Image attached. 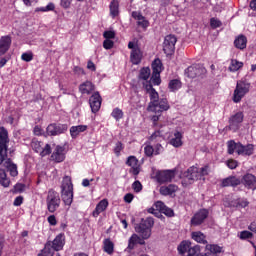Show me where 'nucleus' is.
Masks as SVG:
<instances>
[{"instance_id": "f3484780", "label": "nucleus", "mask_w": 256, "mask_h": 256, "mask_svg": "<svg viewBox=\"0 0 256 256\" xmlns=\"http://www.w3.org/2000/svg\"><path fill=\"white\" fill-rule=\"evenodd\" d=\"M51 159L55 161V163H63V161H65V148L63 146H56L51 155Z\"/></svg>"}, {"instance_id": "0e129e2a", "label": "nucleus", "mask_w": 256, "mask_h": 256, "mask_svg": "<svg viewBox=\"0 0 256 256\" xmlns=\"http://www.w3.org/2000/svg\"><path fill=\"white\" fill-rule=\"evenodd\" d=\"M22 203H23V197L22 196H18L14 200L13 205H15V207H19Z\"/></svg>"}, {"instance_id": "8fccbe9b", "label": "nucleus", "mask_w": 256, "mask_h": 256, "mask_svg": "<svg viewBox=\"0 0 256 256\" xmlns=\"http://www.w3.org/2000/svg\"><path fill=\"white\" fill-rule=\"evenodd\" d=\"M210 25H211L212 29H217V27H221L222 23L217 18H211Z\"/></svg>"}, {"instance_id": "6ab92c4d", "label": "nucleus", "mask_w": 256, "mask_h": 256, "mask_svg": "<svg viewBox=\"0 0 256 256\" xmlns=\"http://www.w3.org/2000/svg\"><path fill=\"white\" fill-rule=\"evenodd\" d=\"M209 212L205 209L200 210L198 213L194 215L191 219V224L197 227V225H201L203 221H205L206 217H208Z\"/></svg>"}, {"instance_id": "c9c22d12", "label": "nucleus", "mask_w": 256, "mask_h": 256, "mask_svg": "<svg viewBox=\"0 0 256 256\" xmlns=\"http://www.w3.org/2000/svg\"><path fill=\"white\" fill-rule=\"evenodd\" d=\"M79 89L81 93L89 95V93L95 89V86H93V83L86 81L80 85Z\"/></svg>"}, {"instance_id": "c756f323", "label": "nucleus", "mask_w": 256, "mask_h": 256, "mask_svg": "<svg viewBox=\"0 0 256 256\" xmlns=\"http://www.w3.org/2000/svg\"><path fill=\"white\" fill-rule=\"evenodd\" d=\"M244 185L248 189H252V187H255L256 185V177L253 174H246L243 177Z\"/></svg>"}, {"instance_id": "6e6d98bb", "label": "nucleus", "mask_w": 256, "mask_h": 256, "mask_svg": "<svg viewBox=\"0 0 256 256\" xmlns=\"http://www.w3.org/2000/svg\"><path fill=\"white\" fill-rule=\"evenodd\" d=\"M209 166L206 165L204 167H202L200 170H199V175L200 177H205V175H209Z\"/></svg>"}, {"instance_id": "58836bf2", "label": "nucleus", "mask_w": 256, "mask_h": 256, "mask_svg": "<svg viewBox=\"0 0 256 256\" xmlns=\"http://www.w3.org/2000/svg\"><path fill=\"white\" fill-rule=\"evenodd\" d=\"M181 139H183V134L176 132L174 134V138L170 140V143L173 145V147H181V145H183V141Z\"/></svg>"}, {"instance_id": "79ce46f5", "label": "nucleus", "mask_w": 256, "mask_h": 256, "mask_svg": "<svg viewBox=\"0 0 256 256\" xmlns=\"http://www.w3.org/2000/svg\"><path fill=\"white\" fill-rule=\"evenodd\" d=\"M242 67H243V62L232 59L228 69L229 71L235 72V71H239V69H241Z\"/></svg>"}, {"instance_id": "7ed1b4c3", "label": "nucleus", "mask_w": 256, "mask_h": 256, "mask_svg": "<svg viewBox=\"0 0 256 256\" xmlns=\"http://www.w3.org/2000/svg\"><path fill=\"white\" fill-rule=\"evenodd\" d=\"M61 195L65 205L73 203V182L69 176H65L62 180Z\"/></svg>"}, {"instance_id": "69168bd1", "label": "nucleus", "mask_w": 256, "mask_h": 256, "mask_svg": "<svg viewBox=\"0 0 256 256\" xmlns=\"http://www.w3.org/2000/svg\"><path fill=\"white\" fill-rule=\"evenodd\" d=\"M61 6L64 7V9H69V7H71V0H61Z\"/></svg>"}, {"instance_id": "f03ea898", "label": "nucleus", "mask_w": 256, "mask_h": 256, "mask_svg": "<svg viewBox=\"0 0 256 256\" xmlns=\"http://www.w3.org/2000/svg\"><path fill=\"white\" fill-rule=\"evenodd\" d=\"M155 225V220L153 218L148 217L146 220H142V222L135 226V231L140 235V240H138L139 245H145V240L151 237V229Z\"/></svg>"}, {"instance_id": "603ef678", "label": "nucleus", "mask_w": 256, "mask_h": 256, "mask_svg": "<svg viewBox=\"0 0 256 256\" xmlns=\"http://www.w3.org/2000/svg\"><path fill=\"white\" fill-rule=\"evenodd\" d=\"M121 151H123V143L117 142L114 148V153L117 155V157H119V155L121 154Z\"/></svg>"}, {"instance_id": "bf43d9fd", "label": "nucleus", "mask_w": 256, "mask_h": 256, "mask_svg": "<svg viewBox=\"0 0 256 256\" xmlns=\"http://www.w3.org/2000/svg\"><path fill=\"white\" fill-rule=\"evenodd\" d=\"M114 42L112 40L106 39L103 42L104 49H113Z\"/></svg>"}, {"instance_id": "338daca9", "label": "nucleus", "mask_w": 256, "mask_h": 256, "mask_svg": "<svg viewBox=\"0 0 256 256\" xmlns=\"http://www.w3.org/2000/svg\"><path fill=\"white\" fill-rule=\"evenodd\" d=\"M48 223H50L52 226L57 225V218H55V215H51L48 217Z\"/></svg>"}, {"instance_id": "f8f14e48", "label": "nucleus", "mask_w": 256, "mask_h": 256, "mask_svg": "<svg viewBox=\"0 0 256 256\" xmlns=\"http://www.w3.org/2000/svg\"><path fill=\"white\" fill-rule=\"evenodd\" d=\"M243 112H237L236 114L232 115L229 118V126L228 129L230 131H237L241 125V123H243Z\"/></svg>"}, {"instance_id": "680f3d73", "label": "nucleus", "mask_w": 256, "mask_h": 256, "mask_svg": "<svg viewBox=\"0 0 256 256\" xmlns=\"http://www.w3.org/2000/svg\"><path fill=\"white\" fill-rule=\"evenodd\" d=\"M160 118H161V112L160 113H155V115L152 116L151 121H152L154 126L157 125V121H159Z\"/></svg>"}, {"instance_id": "052dcab7", "label": "nucleus", "mask_w": 256, "mask_h": 256, "mask_svg": "<svg viewBox=\"0 0 256 256\" xmlns=\"http://www.w3.org/2000/svg\"><path fill=\"white\" fill-rule=\"evenodd\" d=\"M103 36L105 37V39H115V32L113 31H105Z\"/></svg>"}, {"instance_id": "774afa93", "label": "nucleus", "mask_w": 256, "mask_h": 256, "mask_svg": "<svg viewBox=\"0 0 256 256\" xmlns=\"http://www.w3.org/2000/svg\"><path fill=\"white\" fill-rule=\"evenodd\" d=\"M133 194H131V193H128V194H126L125 196H124V201H125V203H131V201H133Z\"/></svg>"}, {"instance_id": "412c9836", "label": "nucleus", "mask_w": 256, "mask_h": 256, "mask_svg": "<svg viewBox=\"0 0 256 256\" xmlns=\"http://www.w3.org/2000/svg\"><path fill=\"white\" fill-rule=\"evenodd\" d=\"M9 47H11V37L3 36L0 39V57L5 55L7 51H9Z\"/></svg>"}, {"instance_id": "72a5a7b5", "label": "nucleus", "mask_w": 256, "mask_h": 256, "mask_svg": "<svg viewBox=\"0 0 256 256\" xmlns=\"http://www.w3.org/2000/svg\"><path fill=\"white\" fill-rule=\"evenodd\" d=\"M234 45L237 49H245V47H247V37H245V35H239L235 39Z\"/></svg>"}, {"instance_id": "0eeeda50", "label": "nucleus", "mask_w": 256, "mask_h": 256, "mask_svg": "<svg viewBox=\"0 0 256 256\" xmlns=\"http://www.w3.org/2000/svg\"><path fill=\"white\" fill-rule=\"evenodd\" d=\"M249 87L250 84L247 83L244 80H240L236 84V89L234 90V95H233V101L234 103H239L242 98L249 93Z\"/></svg>"}, {"instance_id": "393cba45", "label": "nucleus", "mask_w": 256, "mask_h": 256, "mask_svg": "<svg viewBox=\"0 0 256 256\" xmlns=\"http://www.w3.org/2000/svg\"><path fill=\"white\" fill-rule=\"evenodd\" d=\"M107 207H109V201H107V199L101 200L97 204L95 210L92 213L93 217H99V215H101V213H103V211H105V209H107Z\"/></svg>"}, {"instance_id": "9d476101", "label": "nucleus", "mask_w": 256, "mask_h": 256, "mask_svg": "<svg viewBox=\"0 0 256 256\" xmlns=\"http://www.w3.org/2000/svg\"><path fill=\"white\" fill-rule=\"evenodd\" d=\"M31 146L36 153H40L41 157L51 154V145L49 144H46L45 147H43V142L33 139Z\"/></svg>"}, {"instance_id": "c03bdc74", "label": "nucleus", "mask_w": 256, "mask_h": 256, "mask_svg": "<svg viewBox=\"0 0 256 256\" xmlns=\"http://www.w3.org/2000/svg\"><path fill=\"white\" fill-rule=\"evenodd\" d=\"M191 247V242L189 241H182L180 245L178 246V251L183 255V253H187L189 251V248Z\"/></svg>"}, {"instance_id": "4d7b16f0", "label": "nucleus", "mask_w": 256, "mask_h": 256, "mask_svg": "<svg viewBox=\"0 0 256 256\" xmlns=\"http://www.w3.org/2000/svg\"><path fill=\"white\" fill-rule=\"evenodd\" d=\"M55 9V4L49 3L46 7L38 8V11H53Z\"/></svg>"}, {"instance_id": "5fc2aeb1", "label": "nucleus", "mask_w": 256, "mask_h": 256, "mask_svg": "<svg viewBox=\"0 0 256 256\" xmlns=\"http://www.w3.org/2000/svg\"><path fill=\"white\" fill-rule=\"evenodd\" d=\"M253 237V233L245 230L240 233V239H251Z\"/></svg>"}, {"instance_id": "aec40b11", "label": "nucleus", "mask_w": 256, "mask_h": 256, "mask_svg": "<svg viewBox=\"0 0 256 256\" xmlns=\"http://www.w3.org/2000/svg\"><path fill=\"white\" fill-rule=\"evenodd\" d=\"M154 207H156V211H159V213H163L166 215V217H173L175 213L173 212V209L166 207L165 203L162 201H158L154 204Z\"/></svg>"}, {"instance_id": "5701e85b", "label": "nucleus", "mask_w": 256, "mask_h": 256, "mask_svg": "<svg viewBox=\"0 0 256 256\" xmlns=\"http://www.w3.org/2000/svg\"><path fill=\"white\" fill-rule=\"evenodd\" d=\"M51 243V248L54 251H61L63 249V245H65V238L63 237V234H59L56 236V238Z\"/></svg>"}, {"instance_id": "473e14b6", "label": "nucleus", "mask_w": 256, "mask_h": 256, "mask_svg": "<svg viewBox=\"0 0 256 256\" xmlns=\"http://www.w3.org/2000/svg\"><path fill=\"white\" fill-rule=\"evenodd\" d=\"M151 77V69L149 68H142L139 73V81H144V83H151V81H147Z\"/></svg>"}, {"instance_id": "1a4fd4ad", "label": "nucleus", "mask_w": 256, "mask_h": 256, "mask_svg": "<svg viewBox=\"0 0 256 256\" xmlns=\"http://www.w3.org/2000/svg\"><path fill=\"white\" fill-rule=\"evenodd\" d=\"M128 49H132L130 54V61L133 65H139L141 63V59H143V53L141 52V48L135 42L128 43Z\"/></svg>"}, {"instance_id": "e433bc0d", "label": "nucleus", "mask_w": 256, "mask_h": 256, "mask_svg": "<svg viewBox=\"0 0 256 256\" xmlns=\"http://www.w3.org/2000/svg\"><path fill=\"white\" fill-rule=\"evenodd\" d=\"M0 185L2 187H9L11 185V179L7 177V173L3 169H0Z\"/></svg>"}, {"instance_id": "cd10ccee", "label": "nucleus", "mask_w": 256, "mask_h": 256, "mask_svg": "<svg viewBox=\"0 0 256 256\" xmlns=\"http://www.w3.org/2000/svg\"><path fill=\"white\" fill-rule=\"evenodd\" d=\"M249 206V201L247 199H234L230 202V207H236L237 209H245V207Z\"/></svg>"}, {"instance_id": "7c9ffc66", "label": "nucleus", "mask_w": 256, "mask_h": 256, "mask_svg": "<svg viewBox=\"0 0 256 256\" xmlns=\"http://www.w3.org/2000/svg\"><path fill=\"white\" fill-rule=\"evenodd\" d=\"M139 241H141V237L137 234H133L128 240V247L126 248V251H128V253L133 251V249H135V245H137Z\"/></svg>"}, {"instance_id": "13d9d810", "label": "nucleus", "mask_w": 256, "mask_h": 256, "mask_svg": "<svg viewBox=\"0 0 256 256\" xmlns=\"http://www.w3.org/2000/svg\"><path fill=\"white\" fill-rule=\"evenodd\" d=\"M21 59L23 61H26L27 63H29V61H33V54L31 53H23L21 56Z\"/></svg>"}, {"instance_id": "a18cd8bd", "label": "nucleus", "mask_w": 256, "mask_h": 256, "mask_svg": "<svg viewBox=\"0 0 256 256\" xmlns=\"http://www.w3.org/2000/svg\"><path fill=\"white\" fill-rule=\"evenodd\" d=\"M114 244L111 242L110 239L104 240V251L108 253V255L113 254Z\"/></svg>"}, {"instance_id": "20e7f679", "label": "nucleus", "mask_w": 256, "mask_h": 256, "mask_svg": "<svg viewBox=\"0 0 256 256\" xmlns=\"http://www.w3.org/2000/svg\"><path fill=\"white\" fill-rule=\"evenodd\" d=\"M46 205L49 213H55L58 207L61 205V198L59 194L54 190H49L46 198Z\"/></svg>"}, {"instance_id": "a19ab883", "label": "nucleus", "mask_w": 256, "mask_h": 256, "mask_svg": "<svg viewBox=\"0 0 256 256\" xmlns=\"http://www.w3.org/2000/svg\"><path fill=\"white\" fill-rule=\"evenodd\" d=\"M55 255V250L51 248V242H48L42 252L38 256H53Z\"/></svg>"}, {"instance_id": "864d4df0", "label": "nucleus", "mask_w": 256, "mask_h": 256, "mask_svg": "<svg viewBox=\"0 0 256 256\" xmlns=\"http://www.w3.org/2000/svg\"><path fill=\"white\" fill-rule=\"evenodd\" d=\"M226 165L229 169H237L238 163L236 160L230 159L226 162Z\"/></svg>"}, {"instance_id": "bb28decb", "label": "nucleus", "mask_w": 256, "mask_h": 256, "mask_svg": "<svg viewBox=\"0 0 256 256\" xmlns=\"http://www.w3.org/2000/svg\"><path fill=\"white\" fill-rule=\"evenodd\" d=\"M253 151H255L253 144H248L245 146L240 143L238 146V155H253Z\"/></svg>"}, {"instance_id": "49530a36", "label": "nucleus", "mask_w": 256, "mask_h": 256, "mask_svg": "<svg viewBox=\"0 0 256 256\" xmlns=\"http://www.w3.org/2000/svg\"><path fill=\"white\" fill-rule=\"evenodd\" d=\"M169 88L172 91H177V89H181V81H179L177 79L170 81Z\"/></svg>"}, {"instance_id": "f704fd0d", "label": "nucleus", "mask_w": 256, "mask_h": 256, "mask_svg": "<svg viewBox=\"0 0 256 256\" xmlns=\"http://www.w3.org/2000/svg\"><path fill=\"white\" fill-rule=\"evenodd\" d=\"M85 131H87V125L72 126L70 128V134H71V137L73 138L77 137L79 133H83Z\"/></svg>"}, {"instance_id": "6e6552de", "label": "nucleus", "mask_w": 256, "mask_h": 256, "mask_svg": "<svg viewBox=\"0 0 256 256\" xmlns=\"http://www.w3.org/2000/svg\"><path fill=\"white\" fill-rule=\"evenodd\" d=\"M152 77L151 81L154 85L161 84V71H163V64L160 59H155L152 63Z\"/></svg>"}, {"instance_id": "9b49d317", "label": "nucleus", "mask_w": 256, "mask_h": 256, "mask_svg": "<svg viewBox=\"0 0 256 256\" xmlns=\"http://www.w3.org/2000/svg\"><path fill=\"white\" fill-rule=\"evenodd\" d=\"M175 43H177V37H175V35H168L165 37L163 51L166 55H171V53H174Z\"/></svg>"}, {"instance_id": "dca6fc26", "label": "nucleus", "mask_w": 256, "mask_h": 256, "mask_svg": "<svg viewBox=\"0 0 256 256\" xmlns=\"http://www.w3.org/2000/svg\"><path fill=\"white\" fill-rule=\"evenodd\" d=\"M67 131V125L65 124H50L47 127V134L48 135H61V133H65Z\"/></svg>"}, {"instance_id": "423d86ee", "label": "nucleus", "mask_w": 256, "mask_h": 256, "mask_svg": "<svg viewBox=\"0 0 256 256\" xmlns=\"http://www.w3.org/2000/svg\"><path fill=\"white\" fill-rule=\"evenodd\" d=\"M7 143H9L7 130L0 127V165L7 159Z\"/></svg>"}, {"instance_id": "c85d7f7f", "label": "nucleus", "mask_w": 256, "mask_h": 256, "mask_svg": "<svg viewBox=\"0 0 256 256\" xmlns=\"http://www.w3.org/2000/svg\"><path fill=\"white\" fill-rule=\"evenodd\" d=\"M4 167H6L12 177H17L19 172L17 171V165L11 162V159L4 160Z\"/></svg>"}, {"instance_id": "ea45409f", "label": "nucleus", "mask_w": 256, "mask_h": 256, "mask_svg": "<svg viewBox=\"0 0 256 256\" xmlns=\"http://www.w3.org/2000/svg\"><path fill=\"white\" fill-rule=\"evenodd\" d=\"M110 15L117 17L119 15V1L112 0L110 3Z\"/></svg>"}, {"instance_id": "2f4dec72", "label": "nucleus", "mask_w": 256, "mask_h": 256, "mask_svg": "<svg viewBox=\"0 0 256 256\" xmlns=\"http://www.w3.org/2000/svg\"><path fill=\"white\" fill-rule=\"evenodd\" d=\"M221 247L215 244L206 245V254L209 256H217L218 253H221Z\"/></svg>"}, {"instance_id": "ddd939ff", "label": "nucleus", "mask_w": 256, "mask_h": 256, "mask_svg": "<svg viewBox=\"0 0 256 256\" xmlns=\"http://www.w3.org/2000/svg\"><path fill=\"white\" fill-rule=\"evenodd\" d=\"M175 177V172L171 170L160 171L157 173L156 178L158 183H169Z\"/></svg>"}, {"instance_id": "3c124183", "label": "nucleus", "mask_w": 256, "mask_h": 256, "mask_svg": "<svg viewBox=\"0 0 256 256\" xmlns=\"http://www.w3.org/2000/svg\"><path fill=\"white\" fill-rule=\"evenodd\" d=\"M144 153L147 157H152L155 153V149L153 148V146L148 145L144 148Z\"/></svg>"}, {"instance_id": "f257e3e1", "label": "nucleus", "mask_w": 256, "mask_h": 256, "mask_svg": "<svg viewBox=\"0 0 256 256\" xmlns=\"http://www.w3.org/2000/svg\"><path fill=\"white\" fill-rule=\"evenodd\" d=\"M143 87L150 97V102L147 107L149 113H163V111H168L169 103L167 99L163 98L159 100V93L153 88L151 82L144 83Z\"/></svg>"}, {"instance_id": "39448f33", "label": "nucleus", "mask_w": 256, "mask_h": 256, "mask_svg": "<svg viewBox=\"0 0 256 256\" xmlns=\"http://www.w3.org/2000/svg\"><path fill=\"white\" fill-rule=\"evenodd\" d=\"M183 177H184L182 180L183 187H189V185H193L195 181L200 179L199 168L194 166L188 168L187 171L184 172Z\"/></svg>"}, {"instance_id": "a211bd4d", "label": "nucleus", "mask_w": 256, "mask_h": 256, "mask_svg": "<svg viewBox=\"0 0 256 256\" xmlns=\"http://www.w3.org/2000/svg\"><path fill=\"white\" fill-rule=\"evenodd\" d=\"M101 95L99 94V92L94 93L90 99H89V103H90V107L92 109V113H97V111H99V109H101Z\"/></svg>"}, {"instance_id": "37998d69", "label": "nucleus", "mask_w": 256, "mask_h": 256, "mask_svg": "<svg viewBox=\"0 0 256 256\" xmlns=\"http://www.w3.org/2000/svg\"><path fill=\"white\" fill-rule=\"evenodd\" d=\"M241 143H235V141L231 140L228 142V153L229 155H233L236 151L238 153V148Z\"/></svg>"}, {"instance_id": "09e8293b", "label": "nucleus", "mask_w": 256, "mask_h": 256, "mask_svg": "<svg viewBox=\"0 0 256 256\" xmlns=\"http://www.w3.org/2000/svg\"><path fill=\"white\" fill-rule=\"evenodd\" d=\"M132 189L135 191V193H139L143 190V185L141 184V182L139 180H136L132 184Z\"/></svg>"}, {"instance_id": "b1692460", "label": "nucleus", "mask_w": 256, "mask_h": 256, "mask_svg": "<svg viewBox=\"0 0 256 256\" xmlns=\"http://www.w3.org/2000/svg\"><path fill=\"white\" fill-rule=\"evenodd\" d=\"M132 17L137 21V25L140 27H149V21L141 14V12L134 11L132 12Z\"/></svg>"}, {"instance_id": "4c0bfd02", "label": "nucleus", "mask_w": 256, "mask_h": 256, "mask_svg": "<svg viewBox=\"0 0 256 256\" xmlns=\"http://www.w3.org/2000/svg\"><path fill=\"white\" fill-rule=\"evenodd\" d=\"M192 239L197 243H203V245H207V240L205 239V234L201 231L192 232Z\"/></svg>"}, {"instance_id": "de8ad7c7", "label": "nucleus", "mask_w": 256, "mask_h": 256, "mask_svg": "<svg viewBox=\"0 0 256 256\" xmlns=\"http://www.w3.org/2000/svg\"><path fill=\"white\" fill-rule=\"evenodd\" d=\"M112 117L116 119V121H119V119H123V111L119 108H115L112 111Z\"/></svg>"}, {"instance_id": "e2e57ef3", "label": "nucleus", "mask_w": 256, "mask_h": 256, "mask_svg": "<svg viewBox=\"0 0 256 256\" xmlns=\"http://www.w3.org/2000/svg\"><path fill=\"white\" fill-rule=\"evenodd\" d=\"M14 189L17 193H23V191H25V186L23 184H16Z\"/></svg>"}, {"instance_id": "2eb2a0df", "label": "nucleus", "mask_w": 256, "mask_h": 256, "mask_svg": "<svg viewBox=\"0 0 256 256\" xmlns=\"http://www.w3.org/2000/svg\"><path fill=\"white\" fill-rule=\"evenodd\" d=\"M203 73H205V70L203 69V67L199 65L189 66L185 71V74L190 79H195V77H200V75H203Z\"/></svg>"}, {"instance_id": "a878e982", "label": "nucleus", "mask_w": 256, "mask_h": 256, "mask_svg": "<svg viewBox=\"0 0 256 256\" xmlns=\"http://www.w3.org/2000/svg\"><path fill=\"white\" fill-rule=\"evenodd\" d=\"M222 187H237V185H241V180H239L235 176H229L222 180Z\"/></svg>"}, {"instance_id": "4468645a", "label": "nucleus", "mask_w": 256, "mask_h": 256, "mask_svg": "<svg viewBox=\"0 0 256 256\" xmlns=\"http://www.w3.org/2000/svg\"><path fill=\"white\" fill-rule=\"evenodd\" d=\"M126 165L131 167L130 173H132V175L137 176L139 173H141V165L135 156L128 157Z\"/></svg>"}, {"instance_id": "4be33fe9", "label": "nucleus", "mask_w": 256, "mask_h": 256, "mask_svg": "<svg viewBox=\"0 0 256 256\" xmlns=\"http://www.w3.org/2000/svg\"><path fill=\"white\" fill-rule=\"evenodd\" d=\"M178 190H179V187L177 185L170 184L168 186L160 187L159 193L160 195L167 197V195H173V193H177Z\"/></svg>"}]
</instances>
